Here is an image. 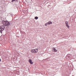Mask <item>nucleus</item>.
Wrapping results in <instances>:
<instances>
[{
  "label": "nucleus",
  "mask_w": 76,
  "mask_h": 76,
  "mask_svg": "<svg viewBox=\"0 0 76 76\" xmlns=\"http://www.w3.org/2000/svg\"><path fill=\"white\" fill-rule=\"evenodd\" d=\"M52 50H53V51H54V52H57V50H56L55 48H54L52 49Z\"/></svg>",
  "instance_id": "nucleus-7"
},
{
  "label": "nucleus",
  "mask_w": 76,
  "mask_h": 76,
  "mask_svg": "<svg viewBox=\"0 0 76 76\" xmlns=\"http://www.w3.org/2000/svg\"><path fill=\"white\" fill-rule=\"evenodd\" d=\"M0 61H1V59L0 58Z\"/></svg>",
  "instance_id": "nucleus-13"
},
{
  "label": "nucleus",
  "mask_w": 76,
  "mask_h": 76,
  "mask_svg": "<svg viewBox=\"0 0 76 76\" xmlns=\"http://www.w3.org/2000/svg\"><path fill=\"white\" fill-rule=\"evenodd\" d=\"M38 50L37 49H32L31 50V53H37L38 52Z\"/></svg>",
  "instance_id": "nucleus-2"
},
{
  "label": "nucleus",
  "mask_w": 76,
  "mask_h": 76,
  "mask_svg": "<svg viewBox=\"0 0 76 76\" xmlns=\"http://www.w3.org/2000/svg\"><path fill=\"white\" fill-rule=\"evenodd\" d=\"M65 23L66 24V26H67V28H69V25H68V22L67 21H66L65 22Z\"/></svg>",
  "instance_id": "nucleus-4"
},
{
  "label": "nucleus",
  "mask_w": 76,
  "mask_h": 76,
  "mask_svg": "<svg viewBox=\"0 0 76 76\" xmlns=\"http://www.w3.org/2000/svg\"><path fill=\"white\" fill-rule=\"evenodd\" d=\"M34 19L36 20L38 19V17H35Z\"/></svg>",
  "instance_id": "nucleus-10"
},
{
  "label": "nucleus",
  "mask_w": 76,
  "mask_h": 76,
  "mask_svg": "<svg viewBox=\"0 0 76 76\" xmlns=\"http://www.w3.org/2000/svg\"><path fill=\"white\" fill-rule=\"evenodd\" d=\"M28 61L29 63H30V64H33V62H32V60L29 59Z\"/></svg>",
  "instance_id": "nucleus-6"
},
{
  "label": "nucleus",
  "mask_w": 76,
  "mask_h": 76,
  "mask_svg": "<svg viewBox=\"0 0 76 76\" xmlns=\"http://www.w3.org/2000/svg\"><path fill=\"white\" fill-rule=\"evenodd\" d=\"M47 25H48L47 23L45 24V26H47Z\"/></svg>",
  "instance_id": "nucleus-11"
},
{
  "label": "nucleus",
  "mask_w": 76,
  "mask_h": 76,
  "mask_svg": "<svg viewBox=\"0 0 76 76\" xmlns=\"http://www.w3.org/2000/svg\"><path fill=\"white\" fill-rule=\"evenodd\" d=\"M48 25H50V24H52V22L51 21H49L47 23Z\"/></svg>",
  "instance_id": "nucleus-8"
},
{
  "label": "nucleus",
  "mask_w": 76,
  "mask_h": 76,
  "mask_svg": "<svg viewBox=\"0 0 76 76\" xmlns=\"http://www.w3.org/2000/svg\"><path fill=\"white\" fill-rule=\"evenodd\" d=\"M4 29H5V26H4V25H3L0 26V32L1 34L4 31Z\"/></svg>",
  "instance_id": "nucleus-1"
},
{
  "label": "nucleus",
  "mask_w": 76,
  "mask_h": 76,
  "mask_svg": "<svg viewBox=\"0 0 76 76\" xmlns=\"http://www.w3.org/2000/svg\"><path fill=\"white\" fill-rule=\"evenodd\" d=\"M19 1V0H12V2H13V1Z\"/></svg>",
  "instance_id": "nucleus-9"
},
{
  "label": "nucleus",
  "mask_w": 76,
  "mask_h": 76,
  "mask_svg": "<svg viewBox=\"0 0 76 76\" xmlns=\"http://www.w3.org/2000/svg\"><path fill=\"white\" fill-rule=\"evenodd\" d=\"M9 25H10V23L6 21L5 26H9Z\"/></svg>",
  "instance_id": "nucleus-3"
},
{
  "label": "nucleus",
  "mask_w": 76,
  "mask_h": 76,
  "mask_svg": "<svg viewBox=\"0 0 76 76\" xmlns=\"http://www.w3.org/2000/svg\"><path fill=\"white\" fill-rule=\"evenodd\" d=\"M69 58V57H68Z\"/></svg>",
  "instance_id": "nucleus-14"
},
{
  "label": "nucleus",
  "mask_w": 76,
  "mask_h": 76,
  "mask_svg": "<svg viewBox=\"0 0 76 76\" xmlns=\"http://www.w3.org/2000/svg\"><path fill=\"white\" fill-rule=\"evenodd\" d=\"M30 0V2H31V1H32V0Z\"/></svg>",
  "instance_id": "nucleus-12"
},
{
  "label": "nucleus",
  "mask_w": 76,
  "mask_h": 76,
  "mask_svg": "<svg viewBox=\"0 0 76 76\" xmlns=\"http://www.w3.org/2000/svg\"><path fill=\"white\" fill-rule=\"evenodd\" d=\"M2 24H3V25H4V26H5V25H6V21H4V20H3L2 21Z\"/></svg>",
  "instance_id": "nucleus-5"
}]
</instances>
